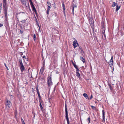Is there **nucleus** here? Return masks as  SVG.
<instances>
[{
    "label": "nucleus",
    "instance_id": "nucleus-42",
    "mask_svg": "<svg viewBox=\"0 0 124 124\" xmlns=\"http://www.w3.org/2000/svg\"><path fill=\"white\" fill-rule=\"evenodd\" d=\"M92 98H93V95H91L90 98V99H91Z\"/></svg>",
    "mask_w": 124,
    "mask_h": 124
},
{
    "label": "nucleus",
    "instance_id": "nucleus-21",
    "mask_svg": "<svg viewBox=\"0 0 124 124\" xmlns=\"http://www.w3.org/2000/svg\"><path fill=\"white\" fill-rule=\"evenodd\" d=\"M120 6H118V5H116V12L117 11L120 9Z\"/></svg>",
    "mask_w": 124,
    "mask_h": 124
},
{
    "label": "nucleus",
    "instance_id": "nucleus-8",
    "mask_svg": "<svg viewBox=\"0 0 124 124\" xmlns=\"http://www.w3.org/2000/svg\"><path fill=\"white\" fill-rule=\"evenodd\" d=\"M36 90H37V93L38 94V96H39V101H41L42 99H41V97L40 95V93L39 92V90L38 88V86H37V87L36 88Z\"/></svg>",
    "mask_w": 124,
    "mask_h": 124
},
{
    "label": "nucleus",
    "instance_id": "nucleus-9",
    "mask_svg": "<svg viewBox=\"0 0 124 124\" xmlns=\"http://www.w3.org/2000/svg\"><path fill=\"white\" fill-rule=\"evenodd\" d=\"M108 64L110 67L112 66L113 64V57L112 56H111V59L108 62Z\"/></svg>",
    "mask_w": 124,
    "mask_h": 124
},
{
    "label": "nucleus",
    "instance_id": "nucleus-50",
    "mask_svg": "<svg viewBox=\"0 0 124 124\" xmlns=\"http://www.w3.org/2000/svg\"><path fill=\"white\" fill-rule=\"evenodd\" d=\"M20 32L21 33H22L23 32V31H21V30H20Z\"/></svg>",
    "mask_w": 124,
    "mask_h": 124
},
{
    "label": "nucleus",
    "instance_id": "nucleus-33",
    "mask_svg": "<svg viewBox=\"0 0 124 124\" xmlns=\"http://www.w3.org/2000/svg\"><path fill=\"white\" fill-rule=\"evenodd\" d=\"M25 83H24H24L25 84L27 85V87H28L29 86V85L28 84V83L27 81L26 82L25 81Z\"/></svg>",
    "mask_w": 124,
    "mask_h": 124
},
{
    "label": "nucleus",
    "instance_id": "nucleus-22",
    "mask_svg": "<svg viewBox=\"0 0 124 124\" xmlns=\"http://www.w3.org/2000/svg\"><path fill=\"white\" fill-rule=\"evenodd\" d=\"M108 85L109 86V88H110V90L111 91L113 90V89L112 87L111 86V85L110 84H108Z\"/></svg>",
    "mask_w": 124,
    "mask_h": 124
},
{
    "label": "nucleus",
    "instance_id": "nucleus-45",
    "mask_svg": "<svg viewBox=\"0 0 124 124\" xmlns=\"http://www.w3.org/2000/svg\"><path fill=\"white\" fill-rule=\"evenodd\" d=\"M50 100H51V99L50 98H49V99H48V101L50 103L51 102V101H50Z\"/></svg>",
    "mask_w": 124,
    "mask_h": 124
},
{
    "label": "nucleus",
    "instance_id": "nucleus-18",
    "mask_svg": "<svg viewBox=\"0 0 124 124\" xmlns=\"http://www.w3.org/2000/svg\"><path fill=\"white\" fill-rule=\"evenodd\" d=\"M45 69V67H41V69L40 70V72L41 74L43 73V72Z\"/></svg>",
    "mask_w": 124,
    "mask_h": 124
},
{
    "label": "nucleus",
    "instance_id": "nucleus-26",
    "mask_svg": "<svg viewBox=\"0 0 124 124\" xmlns=\"http://www.w3.org/2000/svg\"><path fill=\"white\" fill-rule=\"evenodd\" d=\"M50 9L47 8L46 11V13L48 15L49 13V11Z\"/></svg>",
    "mask_w": 124,
    "mask_h": 124
},
{
    "label": "nucleus",
    "instance_id": "nucleus-7",
    "mask_svg": "<svg viewBox=\"0 0 124 124\" xmlns=\"http://www.w3.org/2000/svg\"><path fill=\"white\" fill-rule=\"evenodd\" d=\"M73 45L74 48L78 46L79 45L76 40H74L73 42Z\"/></svg>",
    "mask_w": 124,
    "mask_h": 124
},
{
    "label": "nucleus",
    "instance_id": "nucleus-38",
    "mask_svg": "<svg viewBox=\"0 0 124 124\" xmlns=\"http://www.w3.org/2000/svg\"><path fill=\"white\" fill-rule=\"evenodd\" d=\"M76 72H78V71L79 70L78 68V67L77 68H76Z\"/></svg>",
    "mask_w": 124,
    "mask_h": 124
},
{
    "label": "nucleus",
    "instance_id": "nucleus-3",
    "mask_svg": "<svg viewBox=\"0 0 124 124\" xmlns=\"http://www.w3.org/2000/svg\"><path fill=\"white\" fill-rule=\"evenodd\" d=\"M65 118L67 120V124H70L69 119L68 116L67 105L66 104H65Z\"/></svg>",
    "mask_w": 124,
    "mask_h": 124
},
{
    "label": "nucleus",
    "instance_id": "nucleus-46",
    "mask_svg": "<svg viewBox=\"0 0 124 124\" xmlns=\"http://www.w3.org/2000/svg\"><path fill=\"white\" fill-rule=\"evenodd\" d=\"M3 26V24H0V27L2 26Z\"/></svg>",
    "mask_w": 124,
    "mask_h": 124
},
{
    "label": "nucleus",
    "instance_id": "nucleus-15",
    "mask_svg": "<svg viewBox=\"0 0 124 124\" xmlns=\"http://www.w3.org/2000/svg\"><path fill=\"white\" fill-rule=\"evenodd\" d=\"M62 7H63V13L64 14H65V6L64 5V3L63 2L62 3Z\"/></svg>",
    "mask_w": 124,
    "mask_h": 124
},
{
    "label": "nucleus",
    "instance_id": "nucleus-31",
    "mask_svg": "<svg viewBox=\"0 0 124 124\" xmlns=\"http://www.w3.org/2000/svg\"><path fill=\"white\" fill-rule=\"evenodd\" d=\"M39 106L40 107V106H42L41 103L42 102H43V101H42V100L41 101H39Z\"/></svg>",
    "mask_w": 124,
    "mask_h": 124
},
{
    "label": "nucleus",
    "instance_id": "nucleus-10",
    "mask_svg": "<svg viewBox=\"0 0 124 124\" xmlns=\"http://www.w3.org/2000/svg\"><path fill=\"white\" fill-rule=\"evenodd\" d=\"M6 105L7 107L8 106V107L10 108L12 104L10 101L8 100L6 102Z\"/></svg>",
    "mask_w": 124,
    "mask_h": 124
},
{
    "label": "nucleus",
    "instance_id": "nucleus-60",
    "mask_svg": "<svg viewBox=\"0 0 124 124\" xmlns=\"http://www.w3.org/2000/svg\"><path fill=\"white\" fill-rule=\"evenodd\" d=\"M24 21H25V20H24Z\"/></svg>",
    "mask_w": 124,
    "mask_h": 124
},
{
    "label": "nucleus",
    "instance_id": "nucleus-24",
    "mask_svg": "<svg viewBox=\"0 0 124 124\" xmlns=\"http://www.w3.org/2000/svg\"><path fill=\"white\" fill-rule=\"evenodd\" d=\"M102 39L103 40H105L106 39V37L105 34L103 35V36L102 35Z\"/></svg>",
    "mask_w": 124,
    "mask_h": 124
},
{
    "label": "nucleus",
    "instance_id": "nucleus-36",
    "mask_svg": "<svg viewBox=\"0 0 124 124\" xmlns=\"http://www.w3.org/2000/svg\"><path fill=\"white\" fill-rule=\"evenodd\" d=\"M73 66H74V67L76 68H76H78V67H77V66L76 64H75L74 65H73Z\"/></svg>",
    "mask_w": 124,
    "mask_h": 124
},
{
    "label": "nucleus",
    "instance_id": "nucleus-13",
    "mask_svg": "<svg viewBox=\"0 0 124 124\" xmlns=\"http://www.w3.org/2000/svg\"><path fill=\"white\" fill-rule=\"evenodd\" d=\"M102 122H105V112L103 110H102Z\"/></svg>",
    "mask_w": 124,
    "mask_h": 124
},
{
    "label": "nucleus",
    "instance_id": "nucleus-25",
    "mask_svg": "<svg viewBox=\"0 0 124 124\" xmlns=\"http://www.w3.org/2000/svg\"><path fill=\"white\" fill-rule=\"evenodd\" d=\"M78 47H79V49L81 50V51H82V52L83 53H84V51H83V49H82V47L81 46H79V45H78Z\"/></svg>",
    "mask_w": 124,
    "mask_h": 124
},
{
    "label": "nucleus",
    "instance_id": "nucleus-56",
    "mask_svg": "<svg viewBox=\"0 0 124 124\" xmlns=\"http://www.w3.org/2000/svg\"><path fill=\"white\" fill-rule=\"evenodd\" d=\"M29 75L30 76H28V77H30V75Z\"/></svg>",
    "mask_w": 124,
    "mask_h": 124
},
{
    "label": "nucleus",
    "instance_id": "nucleus-11",
    "mask_svg": "<svg viewBox=\"0 0 124 124\" xmlns=\"http://www.w3.org/2000/svg\"><path fill=\"white\" fill-rule=\"evenodd\" d=\"M24 73L25 74V75H24V77L25 76H26V77H27V76L28 75V74H29V72L28 71V70H29V69H28V70H25V68L24 67Z\"/></svg>",
    "mask_w": 124,
    "mask_h": 124
},
{
    "label": "nucleus",
    "instance_id": "nucleus-6",
    "mask_svg": "<svg viewBox=\"0 0 124 124\" xmlns=\"http://www.w3.org/2000/svg\"><path fill=\"white\" fill-rule=\"evenodd\" d=\"M19 66L20 67V69L22 72L23 71V65L21 59L19 60Z\"/></svg>",
    "mask_w": 124,
    "mask_h": 124
},
{
    "label": "nucleus",
    "instance_id": "nucleus-20",
    "mask_svg": "<svg viewBox=\"0 0 124 124\" xmlns=\"http://www.w3.org/2000/svg\"><path fill=\"white\" fill-rule=\"evenodd\" d=\"M83 95L84 97L86 98V99H89V97L87 94L85 93H84L83 94Z\"/></svg>",
    "mask_w": 124,
    "mask_h": 124
},
{
    "label": "nucleus",
    "instance_id": "nucleus-2",
    "mask_svg": "<svg viewBox=\"0 0 124 124\" xmlns=\"http://www.w3.org/2000/svg\"><path fill=\"white\" fill-rule=\"evenodd\" d=\"M89 21L90 24L91 28L94 31V25L92 17H89Z\"/></svg>",
    "mask_w": 124,
    "mask_h": 124
},
{
    "label": "nucleus",
    "instance_id": "nucleus-12",
    "mask_svg": "<svg viewBox=\"0 0 124 124\" xmlns=\"http://www.w3.org/2000/svg\"><path fill=\"white\" fill-rule=\"evenodd\" d=\"M72 14L74 15V8H77V6L75 4H74L72 3Z\"/></svg>",
    "mask_w": 124,
    "mask_h": 124
},
{
    "label": "nucleus",
    "instance_id": "nucleus-53",
    "mask_svg": "<svg viewBox=\"0 0 124 124\" xmlns=\"http://www.w3.org/2000/svg\"><path fill=\"white\" fill-rule=\"evenodd\" d=\"M22 55H23V53H21V56L22 57V58H23V56H22Z\"/></svg>",
    "mask_w": 124,
    "mask_h": 124
},
{
    "label": "nucleus",
    "instance_id": "nucleus-27",
    "mask_svg": "<svg viewBox=\"0 0 124 124\" xmlns=\"http://www.w3.org/2000/svg\"><path fill=\"white\" fill-rule=\"evenodd\" d=\"M36 36L35 34H34L33 35V39H34V40L35 41V40L36 39Z\"/></svg>",
    "mask_w": 124,
    "mask_h": 124
},
{
    "label": "nucleus",
    "instance_id": "nucleus-32",
    "mask_svg": "<svg viewBox=\"0 0 124 124\" xmlns=\"http://www.w3.org/2000/svg\"><path fill=\"white\" fill-rule=\"evenodd\" d=\"M87 120L88 121V123H90V117H89L88 118Z\"/></svg>",
    "mask_w": 124,
    "mask_h": 124
},
{
    "label": "nucleus",
    "instance_id": "nucleus-44",
    "mask_svg": "<svg viewBox=\"0 0 124 124\" xmlns=\"http://www.w3.org/2000/svg\"><path fill=\"white\" fill-rule=\"evenodd\" d=\"M25 87H26V89H28V87H27V85H26V84L25 85Z\"/></svg>",
    "mask_w": 124,
    "mask_h": 124
},
{
    "label": "nucleus",
    "instance_id": "nucleus-40",
    "mask_svg": "<svg viewBox=\"0 0 124 124\" xmlns=\"http://www.w3.org/2000/svg\"><path fill=\"white\" fill-rule=\"evenodd\" d=\"M38 27L39 28V31L40 32H41V31H40V26H39V25L38 24Z\"/></svg>",
    "mask_w": 124,
    "mask_h": 124
},
{
    "label": "nucleus",
    "instance_id": "nucleus-29",
    "mask_svg": "<svg viewBox=\"0 0 124 124\" xmlns=\"http://www.w3.org/2000/svg\"><path fill=\"white\" fill-rule=\"evenodd\" d=\"M91 106L93 109L94 110H95L96 107H95L92 106Z\"/></svg>",
    "mask_w": 124,
    "mask_h": 124
},
{
    "label": "nucleus",
    "instance_id": "nucleus-35",
    "mask_svg": "<svg viewBox=\"0 0 124 124\" xmlns=\"http://www.w3.org/2000/svg\"><path fill=\"white\" fill-rule=\"evenodd\" d=\"M4 65H5V66L6 67V68L7 69V70H9V69L8 68V67L6 65V64L5 63H4Z\"/></svg>",
    "mask_w": 124,
    "mask_h": 124
},
{
    "label": "nucleus",
    "instance_id": "nucleus-1",
    "mask_svg": "<svg viewBox=\"0 0 124 124\" xmlns=\"http://www.w3.org/2000/svg\"><path fill=\"white\" fill-rule=\"evenodd\" d=\"M2 3L3 12L5 14V20L7 21L8 18V8L7 6V0H2Z\"/></svg>",
    "mask_w": 124,
    "mask_h": 124
},
{
    "label": "nucleus",
    "instance_id": "nucleus-43",
    "mask_svg": "<svg viewBox=\"0 0 124 124\" xmlns=\"http://www.w3.org/2000/svg\"><path fill=\"white\" fill-rule=\"evenodd\" d=\"M54 8L55 9L56 8V7L55 6V4L54 3Z\"/></svg>",
    "mask_w": 124,
    "mask_h": 124
},
{
    "label": "nucleus",
    "instance_id": "nucleus-28",
    "mask_svg": "<svg viewBox=\"0 0 124 124\" xmlns=\"http://www.w3.org/2000/svg\"><path fill=\"white\" fill-rule=\"evenodd\" d=\"M2 3L0 4V14L1 13V10L2 9Z\"/></svg>",
    "mask_w": 124,
    "mask_h": 124
},
{
    "label": "nucleus",
    "instance_id": "nucleus-17",
    "mask_svg": "<svg viewBox=\"0 0 124 124\" xmlns=\"http://www.w3.org/2000/svg\"><path fill=\"white\" fill-rule=\"evenodd\" d=\"M24 62L25 63H27L28 62V59L27 58L25 57V56L24 55Z\"/></svg>",
    "mask_w": 124,
    "mask_h": 124
},
{
    "label": "nucleus",
    "instance_id": "nucleus-48",
    "mask_svg": "<svg viewBox=\"0 0 124 124\" xmlns=\"http://www.w3.org/2000/svg\"><path fill=\"white\" fill-rule=\"evenodd\" d=\"M23 119L22 118H21V120L22 121V124H23Z\"/></svg>",
    "mask_w": 124,
    "mask_h": 124
},
{
    "label": "nucleus",
    "instance_id": "nucleus-47",
    "mask_svg": "<svg viewBox=\"0 0 124 124\" xmlns=\"http://www.w3.org/2000/svg\"><path fill=\"white\" fill-rule=\"evenodd\" d=\"M23 119L22 118H21V120L22 121V124H23Z\"/></svg>",
    "mask_w": 124,
    "mask_h": 124
},
{
    "label": "nucleus",
    "instance_id": "nucleus-51",
    "mask_svg": "<svg viewBox=\"0 0 124 124\" xmlns=\"http://www.w3.org/2000/svg\"><path fill=\"white\" fill-rule=\"evenodd\" d=\"M45 64H43V67H45Z\"/></svg>",
    "mask_w": 124,
    "mask_h": 124
},
{
    "label": "nucleus",
    "instance_id": "nucleus-4",
    "mask_svg": "<svg viewBox=\"0 0 124 124\" xmlns=\"http://www.w3.org/2000/svg\"><path fill=\"white\" fill-rule=\"evenodd\" d=\"M47 83L48 86L49 87L51 85L53 84L52 80L51 78V75H50L49 76H48L47 78Z\"/></svg>",
    "mask_w": 124,
    "mask_h": 124
},
{
    "label": "nucleus",
    "instance_id": "nucleus-54",
    "mask_svg": "<svg viewBox=\"0 0 124 124\" xmlns=\"http://www.w3.org/2000/svg\"><path fill=\"white\" fill-rule=\"evenodd\" d=\"M21 1L22 3H23V1L22 0H21Z\"/></svg>",
    "mask_w": 124,
    "mask_h": 124
},
{
    "label": "nucleus",
    "instance_id": "nucleus-14",
    "mask_svg": "<svg viewBox=\"0 0 124 124\" xmlns=\"http://www.w3.org/2000/svg\"><path fill=\"white\" fill-rule=\"evenodd\" d=\"M47 4L48 6L47 8L50 9L51 8V4L49 1H47Z\"/></svg>",
    "mask_w": 124,
    "mask_h": 124
},
{
    "label": "nucleus",
    "instance_id": "nucleus-57",
    "mask_svg": "<svg viewBox=\"0 0 124 124\" xmlns=\"http://www.w3.org/2000/svg\"><path fill=\"white\" fill-rule=\"evenodd\" d=\"M30 78H32V76H31V77Z\"/></svg>",
    "mask_w": 124,
    "mask_h": 124
},
{
    "label": "nucleus",
    "instance_id": "nucleus-52",
    "mask_svg": "<svg viewBox=\"0 0 124 124\" xmlns=\"http://www.w3.org/2000/svg\"><path fill=\"white\" fill-rule=\"evenodd\" d=\"M55 87L54 88V92L55 91Z\"/></svg>",
    "mask_w": 124,
    "mask_h": 124
},
{
    "label": "nucleus",
    "instance_id": "nucleus-19",
    "mask_svg": "<svg viewBox=\"0 0 124 124\" xmlns=\"http://www.w3.org/2000/svg\"><path fill=\"white\" fill-rule=\"evenodd\" d=\"M80 59L84 63L85 62V60L83 57L80 56Z\"/></svg>",
    "mask_w": 124,
    "mask_h": 124
},
{
    "label": "nucleus",
    "instance_id": "nucleus-37",
    "mask_svg": "<svg viewBox=\"0 0 124 124\" xmlns=\"http://www.w3.org/2000/svg\"><path fill=\"white\" fill-rule=\"evenodd\" d=\"M42 60H45L44 58V56H43L42 54Z\"/></svg>",
    "mask_w": 124,
    "mask_h": 124
},
{
    "label": "nucleus",
    "instance_id": "nucleus-34",
    "mask_svg": "<svg viewBox=\"0 0 124 124\" xmlns=\"http://www.w3.org/2000/svg\"><path fill=\"white\" fill-rule=\"evenodd\" d=\"M102 35H104L105 34V30L104 31H102Z\"/></svg>",
    "mask_w": 124,
    "mask_h": 124
},
{
    "label": "nucleus",
    "instance_id": "nucleus-5",
    "mask_svg": "<svg viewBox=\"0 0 124 124\" xmlns=\"http://www.w3.org/2000/svg\"><path fill=\"white\" fill-rule=\"evenodd\" d=\"M30 4L32 8L33 12H35L36 14H37V11L36 9L33 5V3L31 0H29Z\"/></svg>",
    "mask_w": 124,
    "mask_h": 124
},
{
    "label": "nucleus",
    "instance_id": "nucleus-30",
    "mask_svg": "<svg viewBox=\"0 0 124 124\" xmlns=\"http://www.w3.org/2000/svg\"><path fill=\"white\" fill-rule=\"evenodd\" d=\"M40 109H41V110L43 112V111H44V110H43V107L42 106H40Z\"/></svg>",
    "mask_w": 124,
    "mask_h": 124
},
{
    "label": "nucleus",
    "instance_id": "nucleus-59",
    "mask_svg": "<svg viewBox=\"0 0 124 124\" xmlns=\"http://www.w3.org/2000/svg\"><path fill=\"white\" fill-rule=\"evenodd\" d=\"M73 2H74V0H73Z\"/></svg>",
    "mask_w": 124,
    "mask_h": 124
},
{
    "label": "nucleus",
    "instance_id": "nucleus-39",
    "mask_svg": "<svg viewBox=\"0 0 124 124\" xmlns=\"http://www.w3.org/2000/svg\"><path fill=\"white\" fill-rule=\"evenodd\" d=\"M102 31H104V30H105V28L104 27H102Z\"/></svg>",
    "mask_w": 124,
    "mask_h": 124
},
{
    "label": "nucleus",
    "instance_id": "nucleus-23",
    "mask_svg": "<svg viewBox=\"0 0 124 124\" xmlns=\"http://www.w3.org/2000/svg\"><path fill=\"white\" fill-rule=\"evenodd\" d=\"M117 5V4L116 3H115V2H113V4H112V7H114L115 6H116V5Z\"/></svg>",
    "mask_w": 124,
    "mask_h": 124
},
{
    "label": "nucleus",
    "instance_id": "nucleus-49",
    "mask_svg": "<svg viewBox=\"0 0 124 124\" xmlns=\"http://www.w3.org/2000/svg\"><path fill=\"white\" fill-rule=\"evenodd\" d=\"M72 64H73V65H74L75 64L72 61Z\"/></svg>",
    "mask_w": 124,
    "mask_h": 124
},
{
    "label": "nucleus",
    "instance_id": "nucleus-55",
    "mask_svg": "<svg viewBox=\"0 0 124 124\" xmlns=\"http://www.w3.org/2000/svg\"><path fill=\"white\" fill-rule=\"evenodd\" d=\"M80 53H81V54L82 53H83V52H82V51H81V52H80Z\"/></svg>",
    "mask_w": 124,
    "mask_h": 124
},
{
    "label": "nucleus",
    "instance_id": "nucleus-41",
    "mask_svg": "<svg viewBox=\"0 0 124 124\" xmlns=\"http://www.w3.org/2000/svg\"><path fill=\"white\" fill-rule=\"evenodd\" d=\"M43 62L42 63V64H45V60H43Z\"/></svg>",
    "mask_w": 124,
    "mask_h": 124
},
{
    "label": "nucleus",
    "instance_id": "nucleus-58",
    "mask_svg": "<svg viewBox=\"0 0 124 124\" xmlns=\"http://www.w3.org/2000/svg\"><path fill=\"white\" fill-rule=\"evenodd\" d=\"M24 124H25L24 122Z\"/></svg>",
    "mask_w": 124,
    "mask_h": 124
},
{
    "label": "nucleus",
    "instance_id": "nucleus-16",
    "mask_svg": "<svg viewBox=\"0 0 124 124\" xmlns=\"http://www.w3.org/2000/svg\"><path fill=\"white\" fill-rule=\"evenodd\" d=\"M76 75L78 78L80 80L81 79V78L80 73L78 72H76Z\"/></svg>",
    "mask_w": 124,
    "mask_h": 124
}]
</instances>
